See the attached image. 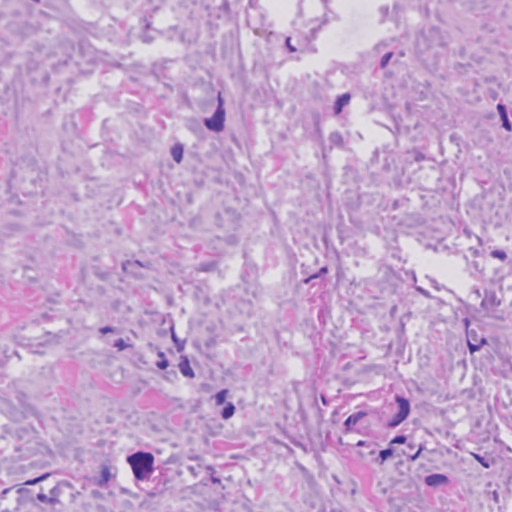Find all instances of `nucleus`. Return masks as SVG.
I'll return each instance as SVG.
<instances>
[{
  "label": "nucleus",
  "mask_w": 512,
  "mask_h": 512,
  "mask_svg": "<svg viewBox=\"0 0 512 512\" xmlns=\"http://www.w3.org/2000/svg\"><path fill=\"white\" fill-rule=\"evenodd\" d=\"M35 2H40V0H34Z\"/></svg>",
  "instance_id": "38"
},
{
  "label": "nucleus",
  "mask_w": 512,
  "mask_h": 512,
  "mask_svg": "<svg viewBox=\"0 0 512 512\" xmlns=\"http://www.w3.org/2000/svg\"><path fill=\"white\" fill-rule=\"evenodd\" d=\"M158 357L160 358V360L157 361L156 366L161 370L166 369L169 365V362L166 359L165 354L163 352H159Z\"/></svg>",
  "instance_id": "19"
},
{
  "label": "nucleus",
  "mask_w": 512,
  "mask_h": 512,
  "mask_svg": "<svg viewBox=\"0 0 512 512\" xmlns=\"http://www.w3.org/2000/svg\"><path fill=\"white\" fill-rule=\"evenodd\" d=\"M286 46L291 52L297 51V48L291 44V38L289 37L286 39Z\"/></svg>",
  "instance_id": "31"
},
{
  "label": "nucleus",
  "mask_w": 512,
  "mask_h": 512,
  "mask_svg": "<svg viewBox=\"0 0 512 512\" xmlns=\"http://www.w3.org/2000/svg\"><path fill=\"white\" fill-rule=\"evenodd\" d=\"M367 415L364 411H359L354 414H351L344 422V426L347 432L353 430L354 426L359 423L361 419H363Z\"/></svg>",
  "instance_id": "5"
},
{
  "label": "nucleus",
  "mask_w": 512,
  "mask_h": 512,
  "mask_svg": "<svg viewBox=\"0 0 512 512\" xmlns=\"http://www.w3.org/2000/svg\"><path fill=\"white\" fill-rule=\"evenodd\" d=\"M224 101L221 95L218 96V106L213 116L210 118H205L204 124L210 131L213 132H221L224 129V121H225V109L223 107Z\"/></svg>",
  "instance_id": "2"
},
{
  "label": "nucleus",
  "mask_w": 512,
  "mask_h": 512,
  "mask_svg": "<svg viewBox=\"0 0 512 512\" xmlns=\"http://www.w3.org/2000/svg\"><path fill=\"white\" fill-rule=\"evenodd\" d=\"M178 368L181 374L187 378H194L195 373L190 366V362L186 356H181L180 363L178 364Z\"/></svg>",
  "instance_id": "7"
},
{
  "label": "nucleus",
  "mask_w": 512,
  "mask_h": 512,
  "mask_svg": "<svg viewBox=\"0 0 512 512\" xmlns=\"http://www.w3.org/2000/svg\"><path fill=\"white\" fill-rule=\"evenodd\" d=\"M234 413H235V406L233 403L229 402L223 408V410L221 412V416L223 419H229L234 415Z\"/></svg>",
  "instance_id": "14"
},
{
  "label": "nucleus",
  "mask_w": 512,
  "mask_h": 512,
  "mask_svg": "<svg viewBox=\"0 0 512 512\" xmlns=\"http://www.w3.org/2000/svg\"><path fill=\"white\" fill-rule=\"evenodd\" d=\"M421 451H422V446L420 445L414 454H410V451H403V454L408 456L412 461H414L419 457Z\"/></svg>",
  "instance_id": "27"
},
{
  "label": "nucleus",
  "mask_w": 512,
  "mask_h": 512,
  "mask_svg": "<svg viewBox=\"0 0 512 512\" xmlns=\"http://www.w3.org/2000/svg\"><path fill=\"white\" fill-rule=\"evenodd\" d=\"M47 477H48V474H44V475H42V476H40V477H37V478H34V479H31V480L26 481V483H25V484H26V485H35V484H37L38 482H40V481H42V480L46 479Z\"/></svg>",
  "instance_id": "29"
},
{
  "label": "nucleus",
  "mask_w": 512,
  "mask_h": 512,
  "mask_svg": "<svg viewBox=\"0 0 512 512\" xmlns=\"http://www.w3.org/2000/svg\"><path fill=\"white\" fill-rule=\"evenodd\" d=\"M169 375H172L173 377H176V372L175 371L167 372L166 379H169Z\"/></svg>",
  "instance_id": "33"
},
{
  "label": "nucleus",
  "mask_w": 512,
  "mask_h": 512,
  "mask_svg": "<svg viewBox=\"0 0 512 512\" xmlns=\"http://www.w3.org/2000/svg\"><path fill=\"white\" fill-rule=\"evenodd\" d=\"M448 481V477L443 474H431L425 477V484L430 487L447 484Z\"/></svg>",
  "instance_id": "4"
},
{
  "label": "nucleus",
  "mask_w": 512,
  "mask_h": 512,
  "mask_svg": "<svg viewBox=\"0 0 512 512\" xmlns=\"http://www.w3.org/2000/svg\"><path fill=\"white\" fill-rule=\"evenodd\" d=\"M51 497L44 493L37 494V499L42 503L56 504L59 503V499L56 497V488L50 490Z\"/></svg>",
  "instance_id": "10"
},
{
  "label": "nucleus",
  "mask_w": 512,
  "mask_h": 512,
  "mask_svg": "<svg viewBox=\"0 0 512 512\" xmlns=\"http://www.w3.org/2000/svg\"><path fill=\"white\" fill-rule=\"evenodd\" d=\"M407 438L404 435H398L391 440V444H404Z\"/></svg>",
  "instance_id": "28"
},
{
  "label": "nucleus",
  "mask_w": 512,
  "mask_h": 512,
  "mask_svg": "<svg viewBox=\"0 0 512 512\" xmlns=\"http://www.w3.org/2000/svg\"><path fill=\"white\" fill-rule=\"evenodd\" d=\"M405 419L401 418L397 413L389 420L388 426L394 428L401 424Z\"/></svg>",
  "instance_id": "22"
},
{
  "label": "nucleus",
  "mask_w": 512,
  "mask_h": 512,
  "mask_svg": "<svg viewBox=\"0 0 512 512\" xmlns=\"http://www.w3.org/2000/svg\"><path fill=\"white\" fill-rule=\"evenodd\" d=\"M227 394H228V390L227 389H223L221 391H219L216 395H215V402H216V405H222L224 404L225 400H226V397H227Z\"/></svg>",
  "instance_id": "18"
},
{
  "label": "nucleus",
  "mask_w": 512,
  "mask_h": 512,
  "mask_svg": "<svg viewBox=\"0 0 512 512\" xmlns=\"http://www.w3.org/2000/svg\"><path fill=\"white\" fill-rule=\"evenodd\" d=\"M172 337H173V340H174L175 342H177V339H176V337H175V335H174V334H172Z\"/></svg>",
  "instance_id": "37"
},
{
  "label": "nucleus",
  "mask_w": 512,
  "mask_h": 512,
  "mask_svg": "<svg viewBox=\"0 0 512 512\" xmlns=\"http://www.w3.org/2000/svg\"><path fill=\"white\" fill-rule=\"evenodd\" d=\"M328 272V269L327 267H322L318 273H315L311 276H309L308 278L304 279V283L305 284H309L312 280L316 279V278H319L320 276L326 274Z\"/></svg>",
  "instance_id": "21"
},
{
  "label": "nucleus",
  "mask_w": 512,
  "mask_h": 512,
  "mask_svg": "<svg viewBox=\"0 0 512 512\" xmlns=\"http://www.w3.org/2000/svg\"><path fill=\"white\" fill-rule=\"evenodd\" d=\"M137 480L148 479L154 471V456L148 452H136L127 458Z\"/></svg>",
  "instance_id": "1"
},
{
  "label": "nucleus",
  "mask_w": 512,
  "mask_h": 512,
  "mask_svg": "<svg viewBox=\"0 0 512 512\" xmlns=\"http://www.w3.org/2000/svg\"><path fill=\"white\" fill-rule=\"evenodd\" d=\"M473 457L485 468H489L493 464V459L489 457L473 454Z\"/></svg>",
  "instance_id": "16"
},
{
  "label": "nucleus",
  "mask_w": 512,
  "mask_h": 512,
  "mask_svg": "<svg viewBox=\"0 0 512 512\" xmlns=\"http://www.w3.org/2000/svg\"><path fill=\"white\" fill-rule=\"evenodd\" d=\"M498 305H500V301L497 299V297L494 293H490L489 295H486L485 298L481 302L482 307L498 306Z\"/></svg>",
  "instance_id": "13"
},
{
  "label": "nucleus",
  "mask_w": 512,
  "mask_h": 512,
  "mask_svg": "<svg viewBox=\"0 0 512 512\" xmlns=\"http://www.w3.org/2000/svg\"><path fill=\"white\" fill-rule=\"evenodd\" d=\"M484 344H486L485 338H482L479 343H473L470 339H468V347L471 353L478 351Z\"/></svg>",
  "instance_id": "17"
},
{
  "label": "nucleus",
  "mask_w": 512,
  "mask_h": 512,
  "mask_svg": "<svg viewBox=\"0 0 512 512\" xmlns=\"http://www.w3.org/2000/svg\"><path fill=\"white\" fill-rule=\"evenodd\" d=\"M350 99H351V96L349 93H344V94L340 95L337 98L335 105H334L335 114H340L343 107L349 103Z\"/></svg>",
  "instance_id": "9"
},
{
  "label": "nucleus",
  "mask_w": 512,
  "mask_h": 512,
  "mask_svg": "<svg viewBox=\"0 0 512 512\" xmlns=\"http://www.w3.org/2000/svg\"><path fill=\"white\" fill-rule=\"evenodd\" d=\"M212 481L213 482H219V479L218 478H212Z\"/></svg>",
  "instance_id": "36"
},
{
  "label": "nucleus",
  "mask_w": 512,
  "mask_h": 512,
  "mask_svg": "<svg viewBox=\"0 0 512 512\" xmlns=\"http://www.w3.org/2000/svg\"><path fill=\"white\" fill-rule=\"evenodd\" d=\"M111 473L107 466L101 468L100 477L96 480V484L100 487H104L110 480Z\"/></svg>",
  "instance_id": "11"
},
{
  "label": "nucleus",
  "mask_w": 512,
  "mask_h": 512,
  "mask_svg": "<svg viewBox=\"0 0 512 512\" xmlns=\"http://www.w3.org/2000/svg\"><path fill=\"white\" fill-rule=\"evenodd\" d=\"M491 256L493 258H497V259H499L501 261H505L507 259V257H508L506 252L503 251V250H493L491 252Z\"/></svg>",
  "instance_id": "23"
},
{
  "label": "nucleus",
  "mask_w": 512,
  "mask_h": 512,
  "mask_svg": "<svg viewBox=\"0 0 512 512\" xmlns=\"http://www.w3.org/2000/svg\"><path fill=\"white\" fill-rule=\"evenodd\" d=\"M393 452L394 451L392 448H387V449L381 450L379 452V457L377 459V462L379 464H383L384 461H386L388 458H390L393 455Z\"/></svg>",
  "instance_id": "15"
},
{
  "label": "nucleus",
  "mask_w": 512,
  "mask_h": 512,
  "mask_svg": "<svg viewBox=\"0 0 512 512\" xmlns=\"http://www.w3.org/2000/svg\"><path fill=\"white\" fill-rule=\"evenodd\" d=\"M497 111H498L499 116H500V118H501L502 126H503L507 131H511V130H512V124H511V122H510V121H509V119H508L506 106H505L504 104L499 103V104L497 105Z\"/></svg>",
  "instance_id": "8"
},
{
  "label": "nucleus",
  "mask_w": 512,
  "mask_h": 512,
  "mask_svg": "<svg viewBox=\"0 0 512 512\" xmlns=\"http://www.w3.org/2000/svg\"><path fill=\"white\" fill-rule=\"evenodd\" d=\"M214 269H215V263H213V262L202 263L199 265V268H198V270L204 271V272L213 271Z\"/></svg>",
  "instance_id": "25"
},
{
  "label": "nucleus",
  "mask_w": 512,
  "mask_h": 512,
  "mask_svg": "<svg viewBox=\"0 0 512 512\" xmlns=\"http://www.w3.org/2000/svg\"><path fill=\"white\" fill-rule=\"evenodd\" d=\"M364 444H365V442H364V441H359V442L357 443V446H363Z\"/></svg>",
  "instance_id": "35"
},
{
  "label": "nucleus",
  "mask_w": 512,
  "mask_h": 512,
  "mask_svg": "<svg viewBox=\"0 0 512 512\" xmlns=\"http://www.w3.org/2000/svg\"><path fill=\"white\" fill-rule=\"evenodd\" d=\"M396 403L398 405V411L397 414L401 416V418L406 419L410 413V403L409 401L402 397V396H396Z\"/></svg>",
  "instance_id": "6"
},
{
  "label": "nucleus",
  "mask_w": 512,
  "mask_h": 512,
  "mask_svg": "<svg viewBox=\"0 0 512 512\" xmlns=\"http://www.w3.org/2000/svg\"><path fill=\"white\" fill-rule=\"evenodd\" d=\"M428 40L431 41V43L428 44L426 48H430L434 45H443V42L440 38V32L438 29L431 28L427 31V33H423L422 35H420L417 39L418 48L421 47L422 43H425Z\"/></svg>",
  "instance_id": "3"
},
{
  "label": "nucleus",
  "mask_w": 512,
  "mask_h": 512,
  "mask_svg": "<svg viewBox=\"0 0 512 512\" xmlns=\"http://www.w3.org/2000/svg\"><path fill=\"white\" fill-rule=\"evenodd\" d=\"M171 156L175 162L180 163L183 158V146L181 144H175L171 149Z\"/></svg>",
  "instance_id": "12"
},
{
  "label": "nucleus",
  "mask_w": 512,
  "mask_h": 512,
  "mask_svg": "<svg viewBox=\"0 0 512 512\" xmlns=\"http://www.w3.org/2000/svg\"><path fill=\"white\" fill-rule=\"evenodd\" d=\"M407 447H408V449H409L410 451H412V450H414V448L416 447V445H415L414 443H409Z\"/></svg>",
  "instance_id": "34"
},
{
  "label": "nucleus",
  "mask_w": 512,
  "mask_h": 512,
  "mask_svg": "<svg viewBox=\"0 0 512 512\" xmlns=\"http://www.w3.org/2000/svg\"><path fill=\"white\" fill-rule=\"evenodd\" d=\"M392 56H393L392 52H388L382 56L381 61H380L381 68H385L387 66V64L389 63Z\"/></svg>",
  "instance_id": "26"
},
{
  "label": "nucleus",
  "mask_w": 512,
  "mask_h": 512,
  "mask_svg": "<svg viewBox=\"0 0 512 512\" xmlns=\"http://www.w3.org/2000/svg\"><path fill=\"white\" fill-rule=\"evenodd\" d=\"M99 332L101 334L114 333V332H116V328L111 327V326H105V327H101L99 329Z\"/></svg>",
  "instance_id": "30"
},
{
  "label": "nucleus",
  "mask_w": 512,
  "mask_h": 512,
  "mask_svg": "<svg viewBox=\"0 0 512 512\" xmlns=\"http://www.w3.org/2000/svg\"><path fill=\"white\" fill-rule=\"evenodd\" d=\"M134 264L140 265V263L138 261H136L134 263L130 262V261H127V262L123 263L122 268H123V270L126 271L128 269V266H131V265H134Z\"/></svg>",
  "instance_id": "32"
},
{
  "label": "nucleus",
  "mask_w": 512,
  "mask_h": 512,
  "mask_svg": "<svg viewBox=\"0 0 512 512\" xmlns=\"http://www.w3.org/2000/svg\"><path fill=\"white\" fill-rule=\"evenodd\" d=\"M329 141L334 145H342L343 138L339 132H333L329 136Z\"/></svg>",
  "instance_id": "20"
},
{
  "label": "nucleus",
  "mask_w": 512,
  "mask_h": 512,
  "mask_svg": "<svg viewBox=\"0 0 512 512\" xmlns=\"http://www.w3.org/2000/svg\"><path fill=\"white\" fill-rule=\"evenodd\" d=\"M114 347L117 348L119 351H123V350L131 347V345L127 344L123 339H117L114 342Z\"/></svg>",
  "instance_id": "24"
}]
</instances>
